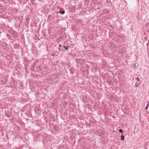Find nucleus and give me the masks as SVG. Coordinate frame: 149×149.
Masks as SVG:
<instances>
[{"label":"nucleus","instance_id":"nucleus-10","mask_svg":"<svg viewBox=\"0 0 149 149\" xmlns=\"http://www.w3.org/2000/svg\"><path fill=\"white\" fill-rule=\"evenodd\" d=\"M63 48L66 50L67 51L68 49V48L69 47V46L68 45H67V46H66L64 45L63 46Z\"/></svg>","mask_w":149,"mask_h":149},{"label":"nucleus","instance_id":"nucleus-28","mask_svg":"<svg viewBox=\"0 0 149 149\" xmlns=\"http://www.w3.org/2000/svg\"><path fill=\"white\" fill-rule=\"evenodd\" d=\"M58 49L60 51H62V50H61V49H60V48H58Z\"/></svg>","mask_w":149,"mask_h":149},{"label":"nucleus","instance_id":"nucleus-6","mask_svg":"<svg viewBox=\"0 0 149 149\" xmlns=\"http://www.w3.org/2000/svg\"><path fill=\"white\" fill-rule=\"evenodd\" d=\"M75 70L74 69V68H72L70 69V73L72 74H73L74 73V71H75Z\"/></svg>","mask_w":149,"mask_h":149},{"label":"nucleus","instance_id":"nucleus-7","mask_svg":"<svg viewBox=\"0 0 149 149\" xmlns=\"http://www.w3.org/2000/svg\"><path fill=\"white\" fill-rule=\"evenodd\" d=\"M57 13H60L61 14L63 15L65 13V11L64 10H60V11H57Z\"/></svg>","mask_w":149,"mask_h":149},{"label":"nucleus","instance_id":"nucleus-9","mask_svg":"<svg viewBox=\"0 0 149 149\" xmlns=\"http://www.w3.org/2000/svg\"><path fill=\"white\" fill-rule=\"evenodd\" d=\"M76 117V116L74 115H70L69 117V118L70 119H74Z\"/></svg>","mask_w":149,"mask_h":149},{"label":"nucleus","instance_id":"nucleus-12","mask_svg":"<svg viewBox=\"0 0 149 149\" xmlns=\"http://www.w3.org/2000/svg\"><path fill=\"white\" fill-rule=\"evenodd\" d=\"M121 137V140H124L125 137L123 135V134H122V135L120 136Z\"/></svg>","mask_w":149,"mask_h":149},{"label":"nucleus","instance_id":"nucleus-27","mask_svg":"<svg viewBox=\"0 0 149 149\" xmlns=\"http://www.w3.org/2000/svg\"><path fill=\"white\" fill-rule=\"evenodd\" d=\"M57 127V126H54V128H55V129L56 130V127Z\"/></svg>","mask_w":149,"mask_h":149},{"label":"nucleus","instance_id":"nucleus-15","mask_svg":"<svg viewBox=\"0 0 149 149\" xmlns=\"http://www.w3.org/2000/svg\"><path fill=\"white\" fill-rule=\"evenodd\" d=\"M15 70L16 71H19L20 70L21 68H17L16 67H15Z\"/></svg>","mask_w":149,"mask_h":149},{"label":"nucleus","instance_id":"nucleus-20","mask_svg":"<svg viewBox=\"0 0 149 149\" xmlns=\"http://www.w3.org/2000/svg\"><path fill=\"white\" fill-rule=\"evenodd\" d=\"M36 62H35L33 63V64L32 65V66L33 68H34V65L36 64Z\"/></svg>","mask_w":149,"mask_h":149},{"label":"nucleus","instance_id":"nucleus-18","mask_svg":"<svg viewBox=\"0 0 149 149\" xmlns=\"http://www.w3.org/2000/svg\"><path fill=\"white\" fill-rule=\"evenodd\" d=\"M7 36L9 39H10L12 38L11 36L8 34H7Z\"/></svg>","mask_w":149,"mask_h":149},{"label":"nucleus","instance_id":"nucleus-30","mask_svg":"<svg viewBox=\"0 0 149 149\" xmlns=\"http://www.w3.org/2000/svg\"><path fill=\"white\" fill-rule=\"evenodd\" d=\"M68 140L69 141V139H68Z\"/></svg>","mask_w":149,"mask_h":149},{"label":"nucleus","instance_id":"nucleus-17","mask_svg":"<svg viewBox=\"0 0 149 149\" xmlns=\"http://www.w3.org/2000/svg\"><path fill=\"white\" fill-rule=\"evenodd\" d=\"M14 47H15V48L16 49H18L19 48L18 46L16 45H14Z\"/></svg>","mask_w":149,"mask_h":149},{"label":"nucleus","instance_id":"nucleus-1","mask_svg":"<svg viewBox=\"0 0 149 149\" xmlns=\"http://www.w3.org/2000/svg\"><path fill=\"white\" fill-rule=\"evenodd\" d=\"M42 65H39L37 68L36 71L38 73H41L42 72Z\"/></svg>","mask_w":149,"mask_h":149},{"label":"nucleus","instance_id":"nucleus-29","mask_svg":"<svg viewBox=\"0 0 149 149\" xmlns=\"http://www.w3.org/2000/svg\"><path fill=\"white\" fill-rule=\"evenodd\" d=\"M32 4H34V2H32Z\"/></svg>","mask_w":149,"mask_h":149},{"label":"nucleus","instance_id":"nucleus-8","mask_svg":"<svg viewBox=\"0 0 149 149\" xmlns=\"http://www.w3.org/2000/svg\"><path fill=\"white\" fill-rule=\"evenodd\" d=\"M7 81V79H3V80L1 81V82H2V84L4 85L6 84Z\"/></svg>","mask_w":149,"mask_h":149},{"label":"nucleus","instance_id":"nucleus-23","mask_svg":"<svg viewBox=\"0 0 149 149\" xmlns=\"http://www.w3.org/2000/svg\"><path fill=\"white\" fill-rule=\"evenodd\" d=\"M139 86V85H138V84H135V86H134V87H137Z\"/></svg>","mask_w":149,"mask_h":149},{"label":"nucleus","instance_id":"nucleus-2","mask_svg":"<svg viewBox=\"0 0 149 149\" xmlns=\"http://www.w3.org/2000/svg\"><path fill=\"white\" fill-rule=\"evenodd\" d=\"M9 32L11 34L13 37H17V33L14 30H10Z\"/></svg>","mask_w":149,"mask_h":149},{"label":"nucleus","instance_id":"nucleus-22","mask_svg":"<svg viewBox=\"0 0 149 149\" xmlns=\"http://www.w3.org/2000/svg\"><path fill=\"white\" fill-rule=\"evenodd\" d=\"M136 80L137 81H140L139 78L138 77L136 78Z\"/></svg>","mask_w":149,"mask_h":149},{"label":"nucleus","instance_id":"nucleus-16","mask_svg":"<svg viewBox=\"0 0 149 149\" xmlns=\"http://www.w3.org/2000/svg\"><path fill=\"white\" fill-rule=\"evenodd\" d=\"M119 131L120 132L122 133V134H123V130L121 129H120L119 130Z\"/></svg>","mask_w":149,"mask_h":149},{"label":"nucleus","instance_id":"nucleus-25","mask_svg":"<svg viewBox=\"0 0 149 149\" xmlns=\"http://www.w3.org/2000/svg\"><path fill=\"white\" fill-rule=\"evenodd\" d=\"M58 46L60 47H62V45H59Z\"/></svg>","mask_w":149,"mask_h":149},{"label":"nucleus","instance_id":"nucleus-19","mask_svg":"<svg viewBox=\"0 0 149 149\" xmlns=\"http://www.w3.org/2000/svg\"><path fill=\"white\" fill-rule=\"evenodd\" d=\"M136 63H134L133 64V66H134V68H133V69H134L135 68H136Z\"/></svg>","mask_w":149,"mask_h":149},{"label":"nucleus","instance_id":"nucleus-4","mask_svg":"<svg viewBox=\"0 0 149 149\" xmlns=\"http://www.w3.org/2000/svg\"><path fill=\"white\" fill-rule=\"evenodd\" d=\"M53 17L52 15H49L48 17L47 21L48 22L51 21Z\"/></svg>","mask_w":149,"mask_h":149},{"label":"nucleus","instance_id":"nucleus-3","mask_svg":"<svg viewBox=\"0 0 149 149\" xmlns=\"http://www.w3.org/2000/svg\"><path fill=\"white\" fill-rule=\"evenodd\" d=\"M5 115L8 118L11 117L12 116L13 114L12 113L9 112L7 113H5Z\"/></svg>","mask_w":149,"mask_h":149},{"label":"nucleus","instance_id":"nucleus-5","mask_svg":"<svg viewBox=\"0 0 149 149\" xmlns=\"http://www.w3.org/2000/svg\"><path fill=\"white\" fill-rule=\"evenodd\" d=\"M82 100L83 102L84 103L86 102L87 101V97L86 96H83Z\"/></svg>","mask_w":149,"mask_h":149},{"label":"nucleus","instance_id":"nucleus-13","mask_svg":"<svg viewBox=\"0 0 149 149\" xmlns=\"http://www.w3.org/2000/svg\"><path fill=\"white\" fill-rule=\"evenodd\" d=\"M62 104L63 105V106L64 107H66V104L65 102H63L62 103Z\"/></svg>","mask_w":149,"mask_h":149},{"label":"nucleus","instance_id":"nucleus-26","mask_svg":"<svg viewBox=\"0 0 149 149\" xmlns=\"http://www.w3.org/2000/svg\"><path fill=\"white\" fill-rule=\"evenodd\" d=\"M70 66V65H68V68H69Z\"/></svg>","mask_w":149,"mask_h":149},{"label":"nucleus","instance_id":"nucleus-24","mask_svg":"<svg viewBox=\"0 0 149 149\" xmlns=\"http://www.w3.org/2000/svg\"><path fill=\"white\" fill-rule=\"evenodd\" d=\"M63 46H62V49H61V50L62 51H64V50L63 49Z\"/></svg>","mask_w":149,"mask_h":149},{"label":"nucleus","instance_id":"nucleus-21","mask_svg":"<svg viewBox=\"0 0 149 149\" xmlns=\"http://www.w3.org/2000/svg\"><path fill=\"white\" fill-rule=\"evenodd\" d=\"M135 84H138V85H139L140 84V81H137L136 83Z\"/></svg>","mask_w":149,"mask_h":149},{"label":"nucleus","instance_id":"nucleus-11","mask_svg":"<svg viewBox=\"0 0 149 149\" xmlns=\"http://www.w3.org/2000/svg\"><path fill=\"white\" fill-rule=\"evenodd\" d=\"M98 134L99 136H102V134H103V133L102 132H102L100 131L99 132H98Z\"/></svg>","mask_w":149,"mask_h":149},{"label":"nucleus","instance_id":"nucleus-14","mask_svg":"<svg viewBox=\"0 0 149 149\" xmlns=\"http://www.w3.org/2000/svg\"><path fill=\"white\" fill-rule=\"evenodd\" d=\"M149 106V102H148L147 104V106H146V107L145 108V110L147 109Z\"/></svg>","mask_w":149,"mask_h":149}]
</instances>
